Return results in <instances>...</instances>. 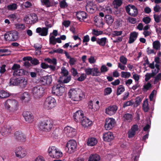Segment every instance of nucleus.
<instances>
[{
    "label": "nucleus",
    "mask_w": 161,
    "mask_h": 161,
    "mask_svg": "<svg viewBox=\"0 0 161 161\" xmlns=\"http://www.w3.org/2000/svg\"><path fill=\"white\" fill-rule=\"evenodd\" d=\"M4 37L6 41H15L18 38V33L15 31H9L4 34Z\"/></svg>",
    "instance_id": "nucleus-9"
},
{
    "label": "nucleus",
    "mask_w": 161,
    "mask_h": 161,
    "mask_svg": "<svg viewBox=\"0 0 161 161\" xmlns=\"http://www.w3.org/2000/svg\"><path fill=\"white\" fill-rule=\"evenodd\" d=\"M52 81V77L51 75L44 76L41 80V83L44 85H49Z\"/></svg>",
    "instance_id": "nucleus-19"
},
{
    "label": "nucleus",
    "mask_w": 161,
    "mask_h": 161,
    "mask_svg": "<svg viewBox=\"0 0 161 161\" xmlns=\"http://www.w3.org/2000/svg\"><path fill=\"white\" fill-rule=\"evenodd\" d=\"M100 159V157L98 155L92 154L90 156L88 161H99Z\"/></svg>",
    "instance_id": "nucleus-28"
},
{
    "label": "nucleus",
    "mask_w": 161,
    "mask_h": 161,
    "mask_svg": "<svg viewBox=\"0 0 161 161\" xmlns=\"http://www.w3.org/2000/svg\"><path fill=\"white\" fill-rule=\"evenodd\" d=\"M86 75L83 73L81 74L80 76L78 78L77 80L79 81H82L84 80L86 78Z\"/></svg>",
    "instance_id": "nucleus-56"
},
{
    "label": "nucleus",
    "mask_w": 161,
    "mask_h": 161,
    "mask_svg": "<svg viewBox=\"0 0 161 161\" xmlns=\"http://www.w3.org/2000/svg\"><path fill=\"white\" fill-rule=\"evenodd\" d=\"M22 100H24L25 102H28L30 99V96L27 92H24L21 96Z\"/></svg>",
    "instance_id": "nucleus-29"
},
{
    "label": "nucleus",
    "mask_w": 161,
    "mask_h": 161,
    "mask_svg": "<svg viewBox=\"0 0 161 161\" xmlns=\"http://www.w3.org/2000/svg\"><path fill=\"white\" fill-rule=\"evenodd\" d=\"M58 149L55 146L50 147L48 149V152L50 156L52 157Z\"/></svg>",
    "instance_id": "nucleus-30"
},
{
    "label": "nucleus",
    "mask_w": 161,
    "mask_h": 161,
    "mask_svg": "<svg viewBox=\"0 0 161 161\" xmlns=\"http://www.w3.org/2000/svg\"><path fill=\"white\" fill-rule=\"evenodd\" d=\"M88 108L89 109H91L92 112H95L97 109V108L95 106H93V103L92 101H90L88 103Z\"/></svg>",
    "instance_id": "nucleus-37"
},
{
    "label": "nucleus",
    "mask_w": 161,
    "mask_h": 161,
    "mask_svg": "<svg viewBox=\"0 0 161 161\" xmlns=\"http://www.w3.org/2000/svg\"><path fill=\"white\" fill-rule=\"evenodd\" d=\"M151 19L148 16L144 17L142 19V21L146 24H149L151 21Z\"/></svg>",
    "instance_id": "nucleus-62"
},
{
    "label": "nucleus",
    "mask_w": 161,
    "mask_h": 161,
    "mask_svg": "<svg viewBox=\"0 0 161 161\" xmlns=\"http://www.w3.org/2000/svg\"><path fill=\"white\" fill-rule=\"evenodd\" d=\"M59 134V130L58 129H56L53 131L51 134V136L53 138L56 139V137L58 136Z\"/></svg>",
    "instance_id": "nucleus-45"
},
{
    "label": "nucleus",
    "mask_w": 161,
    "mask_h": 161,
    "mask_svg": "<svg viewBox=\"0 0 161 161\" xmlns=\"http://www.w3.org/2000/svg\"><path fill=\"white\" fill-rule=\"evenodd\" d=\"M103 138L105 141L110 142L114 140V135L112 132L109 131L104 132L103 134Z\"/></svg>",
    "instance_id": "nucleus-16"
},
{
    "label": "nucleus",
    "mask_w": 161,
    "mask_h": 161,
    "mask_svg": "<svg viewBox=\"0 0 161 161\" xmlns=\"http://www.w3.org/2000/svg\"><path fill=\"white\" fill-rule=\"evenodd\" d=\"M69 59V63L70 65L72 66L74 65L76 61V59L74 58L71 57Z\"/></svg>",
    "instance_id": "nucleus-57"
},
{
    "label": "nucleus",
    "mask_w": 161,
    "mask_h": 161,
    "mask_svg": "<svg viewBox=\"0 0 161 161\" xmlns=\"http://www.w3.org/2000/svg\"><path fill=\"white\" fill-rule=\"evenodd\" d=\"M152 87V85L151 84L149 83H147L146 84L144 85L143 86V88L142 89L143 91L146 92L147 90Z\"/></svg>",
    "instance_id": "nucleus-46"
},
{
    "label": "nucleus",
    "mask_w": 161,
    "mask_h": 161,
    "mask_svg": "<svg viewBox=\"0 0 161 161\" xmlns=\"http://www.w3.org/2000/svg\"><path fill=\"white\" fill-rule=\"evenodd\" d=\"M42 2L43 3V5H45L47 8L53 6L49 0H42Z\"/></svg>",
    "instance_id": "nucleus-43"
},
{
    "label": "nucleus",
    "mask_w": 161,
    "mask_h": 161,
    "mask_svg": "<svg viewBox=\"0 0 161 161\" xmlns=\"http://www.w3.org/2000/svg\"><path fill=\"white\" fill-rule=\"evenodd\" d=\"M56 105L55 99L51 96L47 97L44 103V107L47 109H51L55 107Z\"/></svg>",
    "instance_id": "nucleus-6"
},
{
    "label": "nucleus",
    "mask_w": 161,
    "mask_h": 161,
    "mask_svg": "<svg viewBox=\"0 0 161 161\" xmlns=\"http://www.w3.org/2000/svg\"><path fill=\"white\" fill-rule=\"evenodd\" d=\"M18 102L15 100H7L5 103V106L6 108H11V111H15L18 109Z\"/></svg>",
    "instance_id": "nucleus-10"
},
{
    "label": "nucleus",
    "mask_w": 161,
    "mask_h": 161,
    "mask_svg": "<svg viewBox=\"0 0 161 161\" xmlns=\"http://www.w3.org/2000/svg\"><path fill=\"white\" fill-rule=\"evenodd\" d=\"M86 9L87 12L90 13H92L94 11L93 8L88 4H87L86 6Z\"/></svg>",
    "instance_id": "nucleus-58"
},
{
    "label": "nucleus",
    "mask_w": 161,
    "mask_h": 161,
    "mask_svg": "<svg viewBox=\"0 0 161 161\" xmlns=\"http://www.w3.org/2000/svg\"><path fill=\"white\" fill-rule=\"evenodd\" d=\"M107 38L106 37H103L101 39H99L97 41V43L99 45L101 46H104L106 42Z\"/></svg>",
    "instance_id": "nucleus-32"
},
{
    "label": "nucleus",
    "mask_w": 161,
    "mask_h": 161,
    "mask_svg": "<svg viewBox=\"0 0 161 161\" xmlns=\"http://www.w3.org/2000/svg\"><path fill=\"white\" fill-rule=\"evenodd\" d=\"M125 91L124 87L122 85L119 86L117 89L116 94L117 95H119L124 92Z\"/></svg>",
    "instance_id": "nucleus-35"
},
{
    "label": "nucleus",
    "mask_w": 161,
    "mask_h": 161,
    "mask_svg": "<svg viewBox=\"0 0 161 161\" xmlns=\"http://www.w3.org/2000/svg\"><path fill=\"white\" fill-rule=\"evenodd\" d=\"M128 20L130 23L132 24H135L136 22V18L130 17L128 18Z\"/></svg>",
    "instance_id": "nucleus-64"
},
{
    "label": "nucleus",
    "mask_w": 161,
    "mask_h": 161,
    "mask_svg": "<svg viewBox=\"0 0 161 161\" xmlns=\"http://www.w3.org/2000/svg\"><path fill=\"white\" fill-rule=\"evenodd\" d=\"M117 109V107L115 105L110 106L106 108L105 113L109 115H112L116 113Z\"/></svg>",
    "instance_id": "nucleus-17"
},
{
    "label": "nucleus",
    "mask_w": 161,
    "mask_h": 161,
    "mask_svg": "<svg viewBox=\"0 0 161 161\" xmlns=\"http://www.w3.org/2000/svg\"><path fill=\"white\" fill-rule=\"evenodd\" d=\"M121 77L124 78H128L131 76L130 73L129 72L122 71L121 72Z\"/></svg>",
    "instance_id": "nucleus-48"
},
{
    "label": "nucleus",
    "mask_w": 161,
    "mask_h": 161,
    "mask_svg": "<svg viewBox=\"0 0 161 161\" xmlns=\"http://www.w3.org/2000/svg\"><path fill=\"white\" fill-rule=\"evenodd\" d=\"M145 80L146 81H147L152 77H153V76H152L151 73H147L145 75Z\"/></svg>",
    "instance_id": "nucleus-63"
},
{
    "label": "nucleus",
    "mask_w": 161,
    "mask_h": 161,
    "mask_svg": "<svg viewBox=\"0 0 161 161\" xmlns=\"http://www.w3.org/2000/svg\"><path fill=\"white\" fill-rule=\"evenodd\" d=\"M125 120L128 121L129 122H130L132 119V115L130 114L126 113L123 116Z\"/></svg>",
    "instance_id": "nucleus-39"
},
{
    "label": "nucleus",
    "mask_w": 161,
    "mask_h": 161,
    "mask_svg": "<svg viewBox=\"0 0 161 161\" xmlns=\"http://www.w3.org/2000/svg\"><path fill=\"white\" fill-rule=\"evenodd\" d=\"M120 61L123 64L125 65L126 64L127 62V58L123 56H121L119 58Z\"/></svg>",
    "instance_id": "nucleus-53"
},
{
    "label": "nucleus",
    "mask_w": 161,
    "mask_h": 161,
    "mask_svg": "<svg viewBox=\"0 0 161 161\" xmlns=\"http://www.w3.org/2000/svg\"><path fill=\"white\" fill-rule=\"evenodd\" d=\"M61 73L64 76H67L68 75L69 72L64 67H62L61 68Z\"/></svg>",
    "instance_id": "nucleus-50"
},
{
    "label": "nucleus",
    "mask_w": 161,
    "mask_h": 161,
    "mask_svg": "<svg viewBox=\"0 0 161 161\" xmlns=\"http://www.w3.org/2000/svg\"><path fill=\"white\" fill-rule=\"evenodd\" d=\"M27 84V81L24 77H13L9 80V84L13 86H19L22 88H25Z\"/></svg>",
    "instance_id": "nucleus-3"
},
{
    "label": "nucleus",
    "mask_w": 161,
    "mask_h": 161,
    "mask_svg": "<svg viewBox=\"0 0 161 161\" xmlns=\"http://www.w3.org/2000/svg\"><path fill=\"white\" fill-rule=\"evenodd\" d=\"M108 69L106 65H102L100 68L101 71H100V75L101 73L107 72L108 70Z\"/></svg>",
    "instance_id": "nucleus-55"
},
{
    "label": "nucleus",
    "mask_w": 161,
    "mask_h": 161,
    "mask_svg": "<svg viewBox=\"0 0 161 161\" xmlns=\"http://www.w3.org/2000/svg\"><path fill=\"white\" fill-rule=\"evenodd\" d=\"M138 36V33L136 31L132 32L130 34L129 40L128 43L131 44L136 39Z\"/></svg>",
    "instance_id": "nucleus-22"
},
{
    "label": "nucleus",
    "mask_w": 161,
    "mask_h": 161,
    "mask_svg": "<svg viewBox=\"0 0 161 161\" xmlns=\"http://www.w3.org/2000/svg\"><path fill=\"white\" fill-rule=\"evenodd\" d=\"M76 16L80 21H82L84 19L87 18L86 14L84 11H81L77 12Z\"/></svg>",
    "instance_id": "nucleus-23"
},
{
    "label": "nucleus",
    "mask_w": 161,
    "mask_h": 161,
    "mask_svg": "<svg viewBox=\"0 0 161 161\" xmlns=\"http://www.w3.org/2000/svg\"><path fill=\"white\" fill-rule=\"evenodd\" d=\"M116 122L114 119L107 118L105 120L104 127L106 130H110L114 126Z\"/></svg>",
    "instance_id": "nucleus-13"
},
{
    "label": "nucleus",
    "mask_w": 161,
    "mask_h": 161,
    "mask_svg": "<svg viewBox=\"0 0 161 161\" xmlns=\"http://www.w3.org/2000/svg\"><path fill=\"white\" fill-rule=\"evenodd\" d=\"M62 156V153L58 149L52 157L58 158Z\"/></svg>",
    "instance_id": "nucleus-41"
},
{
    "label": "nucleus",
    "mask_w": 161,
    "mask_h": 161,
    "mask_svg": "<svg viewBox=\"0 0 161 161\" xmlns=\"http://www.w3.org/2000/svg\"><path fill=\"white\" fill-rule=\"evenodd\" d=\"M45 60L50 64H52L53 65H56L57 64V59L55 58H53L52 59L47 58L45 59Z\"/></svg>",
    "instance_id": "nucleus-40"
},
{
    "label": "nucleus",
    "mask_w": 161,
    "mask_h": 161,
    "mask_svg": "<svg viewBox=\"0 0 161 161\" xmlns=\"http://www.w3.org/2000/svg\"><path fill=\"white\" fill-rule=\"evenodd\" d=\"M38 126L40 130L46 132H49L53 127L52 120L50 119L44 120L39 122Z\"/></svg>",
    "instance_id": "nucleus-4"
},
{
    "label": "nucleus",
    "mask_w": 161,
    "mask_h": 161,
    "mask_svg": "<svg viewBox=\"0 0 161 161\" xmlns=\"http://www.w3.org/2000/svg\"><path fill=\"white\" fill-rule=\"evenodd\" d=\"M65 91L64 87L63 84H58L55 85L52 87V92L53 94L57 96L63 95Z\"/></svg>",
    "instance_id": "nucleus-7"
},
{
    "label": "nucleus",
    "mask_w": 161,
    "mask_h": 161,
    "mask_svg": "<svg viewBox=\"0 0 161 161\" xmlns=\"http://www.w3.org/2000/svg\"><path fill=\"white\" fill-rule=\"evenodd\" d=\"M60 7L61 8H64L68 7L67 3L64 0H62L60 2Z\"/></svg>",
    "instance_id": "nucleus-52"
},
{
    "label": "nucleus",
    "mask_w": 161,
    "mask_h": 161,
    "mask_svg": "<svg viewBox=\"0 0 161 161\" xmlns=\"http://www.w3.org/2000/svg\"><path fill=\"white\" fill-rule=\"evenodd\" d=\"M97 140L94 137H91L88 139L87 144L89 146H93L95 145L97 143Z\"/></svg>",
    "instance_id": "nucleus-27"
},
{
    "label": "nucleus",
    "mask_w": 161,
    "mask_h": 161,
    "mask_svg": "<svg viewBox=\"0 0 161 161\" xmlns=\"http://www.w3.org/2000/svg\"><path fill=\"white\" fill-rule=\"evenodd\" d=\"M11 51L6 48L0 49V56L3 57L5 56L9 55L11 54Z\"/></svg>",
    "instance_id": "nucleus-25"
},
{
    "label": "nucleus",
    "mask_w": 161,
    "mask_h": 161,
    "mask_svg": "<svg viewBox=\"0 0 161 161\" xmlns=\"http://www.w3.org/2000/svg\"><path fill=\"white\" fill-rule=\"evenodd\" d=\"M17 5L15 3H13L8 5L7 8L9 10H14L17 8Z\"/></svg>",
    "instance_id": "nucleus-42"
},
{
    "label": "nucleus",
    "mask_w": 161,
    "mask_h": 161,
    "mask_svg": "<svg viewBox=\"0 0 161 161\" xmlns=\"http://www.w3.org/2000/svg\"><path fill=\"white\" fill-rule=\"evenodd\" d=\"M69 98L74 101H79L82 100L85 97L82 91L78 88L70 89L68 92Z\"/></svg>",
    "instance_id": "nucleus-2"
},
{
    "label": "nucleus",
    "mask_w": 161,
    "mask_h": 161,
    "mask_svg": "<svg viewBox=\"0 0 161 161\" xmlns=\"http://www.w3.org/2000/svg\"><path fill=\"white\" fill-rule=\"evenodd\" d=\"M14 137L18 141L24 142L25 137L24 134L21 131H17L14 134Z\"/></svg>",
    "instance_id": "nucleus-20"
},
{
    "label": "nucleus",
    "mask_w": 161,
    "mask_h": 161,
    "mask_svg": "<svg viewBox=\"0 0 161 161\" xmlns=\"http://www.w3.org/2000/svg\"><path fill=\"white\" fill-rule=\"evenodd\" d=\"M20 66L19 64H15L12 67V69L14 70V71H16L20 69Z\"/></svg>",
    "instance_id": "nucleus-54"
},
{
    "label": "nucleus",
    "mask_w": 161,
    "mask_h": 161,
    "mask_svg": "<svg viewBox=\"0 0 161 161\" xmlns=\"http://www.w3.org/2000/svg\"><path fill=\"white\" fill-rule=\"evenodd\" d=\"M92 35L97 36L99 35H102L103 33V31H98L95 29H93L92 30Z\"/></svg>",
    "instance_id": "nucleus-49"
},
{
    "label": "nucleus",
    "mask_w": 161,
    "mask_h": 161,
    "mask_svg": "<svg viewBox=\"0 0 161 161\" xmlns=\"http://www.w3.org/2000/svg\"><path fill=\"white\" fill-rule=\"evenodd\" d=\"M64 131L67 136L70 137H73L76 134V129L69 126L65 127Z\"/></svg>",
    "instance_id": "nucleus-14"
},
{
    "label": "nucleus",
    "mask_w": 161,
    "mask_h": 161,
    "mask_svg": "<svg viewBox=\"0 0 161 161\" xmlns=\"http://www.w3.org/2000/svg\"><path fill=\"white\" fill-rule=\"evenodd\" d=\"M133 104V102L132 100L127 101L125 102L123 104V107L125 108L126 107L132 105Z\"/></svg>",
    "instance_id": "nucleus-59"
},
{
    "label": "nucleus",
    "mask_w": 161,
    "mask_h": 161,
    "mask_svg": "<svg viewBox=\"0 0 161 161\" xmlns=\"http://www.w3.org/2000/svg\"><path fill=\"white\" fill-rule=\"evenodd\" d=\"M31 91L34 98L38 99L43 96L45 90L41 85H37L32 88Z\"/></svg>",
    "instance_id": "nucleus-5"
},
{
    "label": "nucleus",
    "mask_w": 161,
    "mask_h": 161,
    "mask_svg": "<svg viewBox=\"0 0 161 161\" xmlns=\"http://www.w3.org/2000/svg\"><path fill=\"white\" fill-rule=\"evenodd\" d=\"M84 115L82 110H78L74 113V119L76 122H79L80 123L82 126L84 128H87L92 124V122L88 118L84 116Z\"/></svg>",
    "instance_id": "nucleus-1"
},
{
    "label": "nucleus",
    "mask_w": 161,
    "mask_h": 161,
    "mask_svg": "<svg viewBox=\"0 0 161 161\" xmlns=\"http://www.w3.org/2000/svg\"><path fill=\"white\" fill-rule=\"evenodd\" d=\"M85 71L86 75H92L93 76H98L100 75V71L97 67L86 68Z\"/></svg>",
    "instance_id": "nucleus-12"
},
{
    "label": "nucleus",
    "mask_w": 161,
    "mask_h": 161,
    "mask_svg": "<svg viewBox=\"0 0 161 161\" xmlns=\"http://www.w3.org/2000/svg\"><path fill=\"white\" fill-rule=\"evenodd\" d=\"M26 73V71L24 69H19L16 71H14L13 75L14 76V77H16L17 76H20L22 75H25Z\"/></svg>",
    "instance_id": "nucleus-24"
},
{
    "label": "nucleus",
    "mask_w": 161,
    "mask_h": 161,
    "mask_svg": "<svg viewBox=\"0 0 161 161\" xmlns=\"http://www.w3.org/2000/svg\"><path fill=\"white\" fill-rule=\"evenodd\" d=\"M142 109L145 112H147L148 111L149 108L148 101L147 100L144 101L142 105Z\"/></svg>",
    "instance_id": "nucleus-38"
},
{
    "label": "nucleus",
    "mask_w": 161,
    "mask_h": 161,
    "mask_svg": "<svg viewBox=\"0 0 161 161\" xmlns=\"http://www.w3.org/2000/svg\"><path fill=\"white\" fill-rule=\"evenodd\" d=\"M113 3L114 6V8H118L122 4L123 2L122 0H114Z\"/></svg>",
    "instance_id": "nucleus-33"
},
{
    "label": "nucleus",
    "mask_w": 161,
    "mask_h": 161,
    "mask_svg": "<svg viewBox=\"0 0 161 161\" xmlns=\"http://www.w3.org/2000/svg\"><path fill=\"white\" fill-rule=\"evenodd\" d=\"M48 28L38 27L36 29V32L41 36H46L48 34Z\"/></svg>",
    "instance_id": "nucleus-21"
},
{
    "label": "nucleus",
    "mask_w": 161,
    "mask_h": 161,
    "mask_svg": "<svg viewBox=\"0 0 161 161\" xmlns=\"http://www.w3.org/2000/svg\"><path fill=\"white\" fill-rule=\"evenodd\" d=\"M8 17L12 22H13L17 18L18 16L16 14H14L9 15L8 16Z\"/></svg>",
    "instance_id": "nucleus-44"
},
{
    "label": "nucleus",
    "mask_w": 161,
    "mask_h": 161,
    "mask_svg": "<svg viewBox=\"0 0 161 161\" xmlns=\"http://www.w3.org/2000/svg\"><path fill=\"white\" fill-rule=\"evenodd\" d=\"M142 99L139 97H137L136 99L135 103L136 105V106L139 105L142 101Z\"/></svg>",
    "instance_id": "nucleus-61"
},
{
    "label": "nucleus",
    "mask_w": 161,
    "mask_h": 161,
    "mask_svg": "<svg viewBox=\"0 0 161 161\" xmlns=\"http://www.w3.org/2000/svg\"><path fill=\"white\" fill-rule=\"evenodd\" d=\"M153 48L156 50H159L160 48L161 44L159 41H155L153 43Z\"/></svg>",
    "instance_id": "nucleus-34"
},
{
    "label": "nucleus",
    "mask_w": 161,
    "mask_h": 161,
    "mask_svg": "<svg viewBox=\"0 0 161 161\" xmlns=\"http://www.w3.org/2000/svg\"><path fill=\"white\" fill-rule=\"evenodd\" d=\"M9 96L10 94L8 92L3 90H0V98H6Z\"/></svg>",
    "instance_id": "nucleus-31"
},
{
    "label": "nucleus",
    "mask_w": 161,
    "mask_h": 161,
    "mask_svg": "<svg viewBox=\"0 0 161 161\" xmlns=\"http://www.w3.org/2000/svg\"><path fill=\"white\" fill-rule=\"evenodd\" d=\"M5 130L3 131L4 133H9L11 132V127L9 125H6L4 127Z\"/></svg>",
    "instance_id": "nucleus-60"
},
{
    "label": "nucleus",
    "mask_w": 161,
    "mask_h": 161,
    "mask_svg": "<svg viewBox=\"0 0 161 161\" xmlns=\"http://www.w3.org/2000/svg\"><path fill=\"white\" fill-rule=\"evenodd\" d=\"M114 20V19L111 15L108 14L105 16V21L108 25H111Z\"/></svg>",
    "instance_id": "nucleus-26"
},
{
    "label": "nucleus",
    "mask_w": 161,
    "mask_h": 161,
    "mask_svg": "<svg viewBox=\"0 0 161 161\" xmlns=\"http://www.w3.org/2000/svg\"><path fill=\"white\" fill-rule=\"evenodd\" d=\"M125 10L126 12L130 15L132 17H136L138 14V9L133 5H129L125 7Z\"/></svg>",
    "instance_id": "nucleus-11"
},
{
    "label": "nucleus",
    "mask_w": 161,
    "mask_h": 161,
    "mask_svg": "<svg viewBox=\"0 0 161 161\" xmlns=\"http://www.w3.org/2000/svg\"><path fill=\"white\" fill-rule=\"evenodd\" d=\"M49 44L55 45L56 44V38L53 36H52L49 37Z\"/></svg>",
    "instance_id": "nucleus-51"
},
{
    "label": "nucleus",
    "mask_w": 161,
    "mask_h": 161,
    "mask_svg": "<svg viewBox=\"0 0 161 161\" xmlns=\"http://www.w3.org/2000/svg\"><path fill=\"white\" fill-rule=\"evenodd\" d=\"M23 117L26 121L28 123H31L33 121L34 116L30 112H24L23 114Z\"/></svg>",
    "instance_id": "nucleus-18"
},
{
    "label": "nucleus",
    "mask_w": 161,
    "mask_h": 161,
    "mask_svg": "<svg viewBox=\"0 0 161 161\" xmlns=\"http://www.w3.org/2000/svg\"><path fill=\"white\" fill-rule=\"evenodd\" d=\"M64 78V80H62L61 79V78H60V79L58 81L59 82L64 83H67L69 82L71 79V77L70 76H65Z\"/></svg>",
    "instance_id": "nucleus-36"
},
{
    "label": "nucleus",
    "mask_w": 161,
    "mask_h": 161,
    "mask_svg": "<svg viewBox=\"0 0 161 161\" xmlns=\"http://www.w3.org/2000/svg\"><path fill=\"white\" fill-rule=\"evenodd\" d=\"M77 143L75 140H70L66 145L65 149L69 154L74 153L77 149Z\"/></svg>",
    "instance_id": "nucleus-8"
},
{
    "label": "nucleus",
    "mask_w": 161,
    "mask_h": 161,
    "mask_svg": "<svg viewBox=\"0 0 161 161\" xmlns=\"http://www.w3.org/2000/svg\"><path fill=\"white\" fill-rule=\"evenodd\" d=\"M31 17L32 18V19L31 20V24H34L38 21V17L36 14H32Z\"/></svg>",
    "instance_id": "nucleus-47"
},
{
    "label": "nucleus",
    "mask_w": 161,
    "mask_h": 161,
    "mask_svg": "<svg viewBox=\"0 0 161 161\" xmlns=\"http://www.w3.org/2000/svg\"><path fill=\"white\" fill-rule=\"evenodd\" d=\"M14 152L16 156L19 158H23L26 154V152L25 149L21 147L16 148L14 150Z\"/></svg>",
    "instance_id": "nucleus-15"
}]
</instances>
